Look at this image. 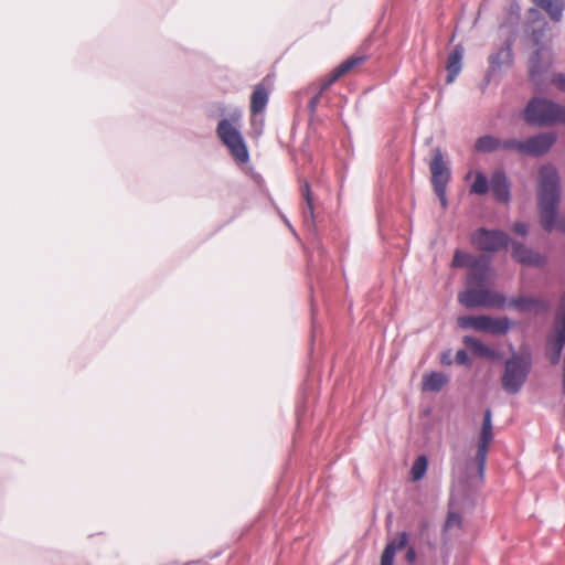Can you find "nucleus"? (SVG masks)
I'll list each match as a JSON object with an SVG mask.
<instances>
[{"label": "nucleus", "instance_id": "f3484780", "mask_svg": "<svg viewBox=\"0 0 565 565\" xmlns=\"http://www.w3.org/2000/svg\"><path fill=\"white\" fill-rule=\"evenodd\" d=\"M530 17L533 18L527 29L531 40L533 41L536 47L546 46L543 43L545 33L548 30V24L546 20L541 15V13L536 9L530 10Z\"/></svg>", "mask_w": 565, "mask_h": 565}, {"label": "nucleus", "instance_id": "f257e3e1", "mask_svg": "<svg viewBox=\"0 0 565 565\" xmlns=\"http://www.w3.org/2000/svg\"><path fill=\"white\" fill-rule=\"evenodd\" d=\"M561 202V179L553 164H543L539 169L537 207L541 226L546 232L555 227L565 233V214L557 218Z\"/></svg>", "mask_w": 565, "mask_h": 565}, {"label": "nucleus", "instance_id": "bb28decb", "mask_svg": "<svg viewBox=\"0 0 565 565\" xmlns=\"http://www.w3.org/2000/svg\"><path fill=\"white\" fill-rule=\"evenodd\" d=\"M490 190V180L482 172H477L475 181L471 184L470 192L478 195H484Z\"/></svg>", "mask_w": 565, "mask_h": 565}, {"label": "nucleus", "instance_id": "393cba45", "mask_svg": "<svg viewBox=\"0 0 565 565\" xmlns=\"http://www.w3.org/2000/svg\"><path fill=\"white\" fill-rule=\"evenodd\" d=\"M365 56H351L344 62H342L337 68L333 70L331 77L329 81L324 84V87L331 85L335 81H338L341 76H343L345 73L354 68L355 66L360 65L362 62H364Z\"/></svg>", "mask_w": 565, "mask_h": 565}, {"label": "nucleus", "instance_id": "cd10ccee", "mask_svg": "<svg viewBox=\"0 0 565 565\" xmlns=\"http://www.w3.org/2000/svg\"><path fill=\"white\" fill-rule=\"evenodd\" d=\"M428 460L427 457L422 455L416 458L414 461L412 469H411V476L413 481H418L424 478L426 471H427Z\"/></svg>", "mask_w": 565, "mask_h": 565}, {"label": "nucleus", "instance_id": "a19ab883", "mask_svg": "<svg viewBox=\"0 0 565 565\" xmlns=\"http://www.w3.org/2000/svg\"><path fill=\"white\" fill-rule=\"evenodd\" d=\"M440 361H441V363H443V364H445V365H449V364H451V359H450V354H449V352H444V353L441 354V360H440Z\"/></svg>", "mask_w": 565, "mask_h": 565}, {"label": "nucleus", "instance_id": "4c0bfd02", "mask_svg": "<svg viewBox=\"0 0 565 565\" xmlns=\"http://www.w3.org/2000/svg\"><path fill=\"white\" fill-rule=\"evenodd\" d=\"M321 92L312 96L308 103V110L310 115H315L318 104L320 102Z\"/></svg>", "mask_w": 565, "mask_h": 565}, {"label": "nucleus", "instance_id": "473e14b6", "mask_svg": "<svg viewBox=\"0 0 565 565\" xmlns=\"http://www.w3.org/2000/svg\"><path fill=\"white\" fill-rule=\"evenodd\" d=\"M395 553L392 545H386L382 553L380 565H394Z\"/></svg>", "mask_w": 565, "mask_h": 565}, {"label": "nucleus", "instance_id": "c85d7f7f", "mask_svg": "<svg viewBox=\"0 0 565 565\" xmlns=\"http://www.w3.org/2000/svg\"><path fill=\"white\" fill-rule=\"evenodd\" d=\"M484 316H461L458 318V324L462 329H475L482 331Z\"/></svg>", "mask_w": 565, "mask_h": 565}, {"label": "nucleus", "instance_id": "6e6552de", "mask_svg": "<svg viewBox=\"0 0 565 565\" xmlns=\"http://www.w3.org/2000/svg\"><path fill=\"white\" fill-rule=\"evenodd\" d=\"M493 440V433H492V413L490 408H487L483 414V422L481 426L480 431V438L476 455V461L478 466V475L480 479L484 476L486 470V463H487V455H488V447Z\"/></svg>", "mask_w": 565, "mask_h": 565}, {"label": "nucleus", "instance_id": "72a5a7b5", "mask_svg": "<svg viewBox=\"0 0 565 565\" xmlns=\"http://www.w3.org/2000/svg\"><path fill=\"white\" fill-rule=\"evenodd\" d=\"M407 543L408 534L406 532H401L394 541L387 543L386 545H392L394 551L396 552L398 550L404 548L407 545Z\"/></svg>", "mask_w": 565, "mask_h": 565}, {"label": "nucleus", "instance_id": "aec40b11", "mask_svg": "<svg viewBox=\"0 0 565 565\" xmlns=\"http://www.w3.org/2000/svg\"><path fill=\"white\" fill-rule=\"evenodd\" d=\"M300 192L306 202V205L303 206L302 210L303 224L307 228L310 230L313 228L315 226V207L310 184L307 180H305L300 185Z\"/></svg>", "mask_w": 565, "mask_h": 565}, {"label": "nucleus", "instance_id": "39448f33", "mask_svg": "<svg viewBox=\"0 0 565 565\" xmlns=\"http://www.w3.org/2000/svg\"><path fill=\"white\" fill-rule=\"evenodd\" d=\"M216 134L236 161L242 163L248 161L249 154L245 140L230 119L223 118L218 121Z\"/></svg>", "mask_w": 565, "mask_h": 565}, {"label": "nucleus", "instance_id": "0eeeda50", "mask_svg": "<svg viewBox=\"0 0 565 565\" xmlns=\"http://www.w3.org/2000/svg\"><path fill=\"white\" fill-rule=\"evenodd\" d=\"M565 344V291L555 319V334L547 339L546 355L552 364L558 363Z\"/></svg>", "mask_w": 565, "mask_h": 565}, {"label": "nucleus", "instance_id": "c756f323", "mask_svg": "<svg viewBox=\"0 0 565 565\" xmlns=\"http://www.w3.org/2000/svg\"><path fill=\"white\" fill-rule=\"evenodd\" d=\"M475 258L476 257H473L471 254L467 252L456 249L451 262V266L455 268L467 267L469 269V266Z\"/></svg>", "mask_w": 565, "mask_h": 565}, {"label": "nucleus", "instance_id": "1a4fd4ad", "mask_svg": "<svg viewBox=\"0 0 565 565\" xmlns=\"http://www.w3.org/2000/svg\"><path fill=\"white\" fill-rule=\"evenodd\" d=\"M551 52L547 46L536 47L530 57L529 77L531 82L540 86L543 75L551 66Z\"/></svg>", "mask_w": 565, "mask_h": 565}, {"label": "nucleus", "instance_id": "f704fd0d", "mask_svg": "<svg viewBox=\"0 0 565 565\" xmlns=\"http://www.w3.org/2000/svg\"><path fill=\"white\" fill-rule=\"evenodd\" d=\"M456 362L460 365H466V366H470L471 365V361H470V358L468 355V353L463 350V349H460L456 352Z\"/></svg>", "mask_w": 565, "mask_h": 565}, {"label": "nucleus", "instance_id": "6ab92c4d", "mask_svg": "<svg viewBox=\"0 0 565 565\" xmlns=\"http://www.w3.org/2000/svg\"><path fill=\"white\" fill-rule=\"evenodd\" d=\"M269 100V87L265 85V82L258 83L253 90L250 96V111L253 115L263 113Z\"/></svg>", "mask_w": 565, "mask_h": 565}, {"label": "nucleus", "instance_id": "20e7f679", "mask_svg": "<svg viewBox=\"0 0 565 565\" xmlns=\"http://www.w3.org/2000/svg\"><path fill=\"white\" fill-rule=\"evenodd\" d=\"M458 301L467 309L479 307L503 308L507 303V298L501 292L483 287H468L458 294Z\"/></svg>", "mask_w": 565, "mask_h": 565}, {"label": "nucleus", "instance_id": "7ed1b4c3", "mask_svg": "<svg viewBox=\"0 0 565 565\" xmlns=\"http://www.w3.org/2000/svg\"><path fill=\"white\" fill-rule=\"evenodd\" d=\"M532 367L529 355L514 354L504 363V372L501 377L503 390L511 395L519 393L524 385Z\"/></svg>", "mask_w": 565, "mask_h": 565}, {"label": "nucleus", "instance_id": "58836bf2", "mask_svg": "<svg viewBox=\"0 0 565 565\" xmlns=\"http://www.w3.org/2000/svg\"><path fill=\"white\" fill-rule=\"evenodd\" d=\"M553 83L563 92H565V74L559 73L553 77Z\"/></svg>", "mask_w": 565, "mask_h": 565}, {"label": "nucleus", "instance_id": "5701e85b", "mask_svg": "<svg viewBox=\"0 0 565 565\" xmlns=\"http://www.w3.org/2000/svg\"><path fill=\"white\" fill-rule=\"evenodd\" d=\"M463 343L477 356L490 360H495L499 356V353L495 350L489 348L488 345H486L480 340L473 337L466 335L463 338Z\"/></svg>", "mask_w": 565, "mask_h": 565}, {"label": "nucleus", "instance_id": "ea45409f", "mask_svg": "<svg viewBox=\"0 0 565 565\" xmlns=\"http://www.w3.org/2000/svg\"><path fill=\"white\" fill-rule=\"evenodd\" d=\"M405 558L408 563H413L416 559V552L413 547H409L406 552Z\"/></svg>", "mask_w": 565, "mask_h": 565}, {"label": "nucleus", "instance_id": "4468645a", "mask_svg": "<svg viewBox=\"0 0 565 565\" xmlns=\"http://www.w3.org/2000/svg\"><path fill=\"white\" fill-rule=\"evenodd\" d=\"M513 61L512 41L508 40L503 46L489 56L488 76L501 73L504 68L510 67Z\"/></svg>", "mask_w": 565, "mask_h": 565}, {"label": "nucleus", "instance_id": "a211bd4d", "mask_svg": "<svg viewBox=\"0 0 565 565\" xmlns=\"http://www.w3.org/2000/svg\"><path fill=\"white\" fill-rule=\"evenodd\" d=\"M462 58H463V47L461 45H456L454 50L449 53L446 64L447 76L446 84H451L455 82L457 76L460 74L462 68Z\"/></svg>", "mask_w": 565, "mask_h": 565}, {"label": "nucleus", "instance_id": "e433bc0d", "mask_svg": "<svg viewBox=\"0 0 565 565\" xmlns=\"http://www.w3.org/2000/svg\"><path fill=\"white\" fill-rule=\"evenodd\" d=\"M434 191L440 201L441 207L446 209L448 205L447 195H446L447 188H438V189H434Z\"/></svg>", "mask_w": 565, "mask_h": 565}, {"label": "nucleus", "instance_id": "ddd939ff", "mask_svg": "<svg viewBox=\"0 0 565 565\" xmlns=\"http://www.w3.org/2000/svg\"><path fill=\"white\" fill-rule=\"evenodd\" d=\"M433 152L434 158L429 163L433 188H447L451 177L450 170L444 162V156L440 148H435Z\"/></svg>", "mask_w": 565, "mask_h": 565}, {"label": "nucleus", "instance_id": "b1692460", "mask_svg": "<svg viewBox=\"0 0 565 565\" xmlns=\"http://www.w3.org/2000/svg\"><path fill=\"white\" fill-rule=\"evenodd\" d=\"M533 2L541 9H543L551 20L559 22L563 18V11L565 9V0H533Z\"/></svg>", "mask_w": 565, "mask_h": 565}, {"label": "nucleus", "instance_id": "dca6fc26", "mask_svg": "<svg viewBox=\"0 0 565 565\" xmlns=\"http://www.w3.org/2000/svg\"><path fill=\"white\" fill-rule=\"evenodd\" d=\"M509 307L520 311V312H546L550 310L551 305L548 301L531 297V296H520L513 297L509 300L507 299V303Z\"/></svg>", "mask_w": 565, "mask_h": 565}, {"label": "nucleus", "instance_id": "9d476101", "mask_svg": "<svg viewBox=\"0 0 565 565\" xmlns=\"http://www.w3.org/2000/svg\"><path fill=\"white\" fill-rule=\"evenodd\" d=\"M511 256L514 262L529 267H543L547 263L546 256L535 252L521 242L512 241L510 243Z\"/></svg>", "mask_w": 565, "mask_h": 565}, {"label": "nucleus", "instance_id": "f8f14e48", "mask_svg": "<svg viewBox=\"0 0 565 565\" xmlns=\"http://www.w3.org/2000/svg\"><path fill=\"white\" fill-rule=\"evenodd\" d=\"M490 271V257L481 255L475 258L467 273L468 287H483Z\"/></svg>", "mask_w": 565, "mask_h": 565}, {"label": "nucleus", "instance_id": "423d86ee", "mask_svg": "<svg viewBox=\"0 0 565 565\" xmlns=\"http://www.w3.org/2000/svg\"><path fill=\"white\" fill-rule=\"evenodd\" d=\"M471 243L487 253L505 249L511 243L509 235L501 230L478 228L471 236Z\"/></svg>", "mask_w": 565, "mask_h": 565}, {"label": "nucleus", "instance_id": "7c9ffc66", "mask_svg": "<svg viewBox=\"0 0 565 565\" xmlns=\"http://www.w3.org/2000/svg\"><path fill=\"white\" fill-rule=\"evenodd\" d=\"M501 150L513 151L525 156L524 140H518L514 138L501 139Z\"/></svg>", "mask_w": 565, "mask_h": 565}, {"label": "nucleus", "instance_id": "9b49d317", "mask_svg": "<svg viewBox=\"0 0 565 565\" xmlns=\"http://www.w3.org/2000/svg\"><path fill=\"white\" fill-rule=\"evenodd\" d=\"M556 141L553 132H541L524 140L525 156L539 158L546 154Z\"/></svg>", "mask_w": 565, "mask_h": 565}, {"label": "nucleus", "instance_id": "f03ea898", "mask_svg": "<svg viewBox=\"0 0 565 565\" xmlns=\"http://www.w3.org/2000/svg\"><path fill=\"white\" fill-rule=\"evenodd\" d=\"M523 119L531 126L565 124V107L546 98L534 97L527 102Z\"/></svg>", "mask_w": 565, "mask_h": 565}, {"label": "nucleus", "instance_id": "2f4dec72", "mask_svg": "<svg viewBox=\"0 0 565 565\" xmlns=\"http://www.w3.org/2000/svg\"><path fill=\"white\" fill-rule=\"evenodd\" d=\"M461 516L457 512H449L444 524V531H449L452 527H461Z\"/></svg>", "mask_w": 565, "mask_h": 565}, {"label": "nucleus", "instance_id": "4be33fe9", "mask_svg": "<svg viewBox=\"0 0 565 565\" xmlns=\"http://www.w3.org/2000/svg\"><path fill=\"white\" fill-rule=\"evenodd\" d=\"M512 322L509 318H492L490 316L483 317L482 331L491 334L500 335L505 334L511 328Z\"/></svg>", "mask_w": 565, "mask_h": 565}, {"label": "nucleus", "instance_id": "a878e982", "mask_svg": "<svg viewBox=\"0 0 565 565\" xmlns=\"http://www.w3.org/2000/svg\"><path fill=\"white\" fill-rule=\"evenodd\" d=\"M475 150L481 153L501 150V139L492 135H483L476 140Z\"/></svg>", "mask_w": 565, "mask_h": 565}, {"label": "nucleus", "instance_id": "412c9836", "mask_svg": "<svg viewBox=\"0 0 565 565\" xmlns=\"http://www.w3.org/2000/svg\"><path fill=\"white\" fill-rule=\"evenodd\" d=\"M449 382V376L444 372L431 371L423 375L422 390L424 392L438 393Z\"/></svg>", "mask_w": 565, "mask_h": 565}, {"label": "nucleus", "instance_id": "2eb2a0df", "mask_svg": "<svg viewBox=\"0 0 565 565\" xmlns=\"http://www.w3.org/2000/svg\"><path fill=\"white\" fill-rule=\"evenodd\" d=\"M490 191L495 201L509 203L511 200V182L503 170H495L490 177Z\"/></svg>", "mask_w": 565, "mask_h": 565}, {"label": "nucleus", "instance_id": "c9c22d12", "mask_svg": "<svg viewBox=\"0 0 565 565\" xmlns=\"http://www.w3.org/2000/svg\"><path fill=\"white\" fill-rule=\"evenodd\" d=\"M512 231H513L515 234H518V235H520V236L524 237V236H526V235H527V233H529V225H527L526 223H524V222H515V223L512 225Z\"/></svg>", "mask_w": 565, "mask_h": 565}]
</instances>
